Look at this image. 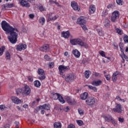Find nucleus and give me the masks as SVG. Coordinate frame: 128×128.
I'll return each instance as SVG.
<instances>
[{
    "label": "nucleus",
    "mask_w": 128,
    "mask_h": 128,
    "mask_svg": "<svg viewBox=\"0 0 128 128\" xmlns=\"http://www.w3.org/2000/svg\"><path fill=\"white\" fill-rule=\"evenodd\" d=\"M1 26L4 32L10 34V36H8L9 42L13 44H16V42H18V28H12L6 20L2 22Z\"/></svg>",
    "instance_id": "f257e3e1"
},
{
    "label": "nucleus",
    "mask_w": 128,
    "mask_h": 128,
    "mask_svg": "<svg viewBox=\"0 0 128 128\" xmlns=\"http://www.w3.org/2000/svg\"><path fill=\"white\" fill-rule=\"evenodd\" d=\"M70 42L72 44V46H76V44H78L80 46H84L86 48H88V45L86 42H84V41L80 38H76L70 40Z\"/></svg>",
    "instance_id": "f03ea898"
},
{
    "label": "nucleus",
    "mask_w": 128,
    "mask_h": 128,
    "mask_svg": "<svg viewBox=\"0 0 128 128\" xmlns=\"http://www.w3.org/2000/svg\"><path fill=\"white\" fill-rule=\"evenodd\" d=\"M52 98L54 100H58L59 102H61V104H64L66 101L64 100V98L62 97V95H60L58 93H52Z\"/></svg>",
    "instance_id": "7ed1b4c3"
},
{
    "label": "nucleus",
    "mask_w": 128,
    "mask_h": 128,
    "mask_svg": "<svg viewBox=\"0 0 128 128\" xmlns=\"http://www.w3.org/2000/svg\"><path fill=\"white\" fill-rule=\"evenodd\" d=\"M40 110H50V104H44L43 105H40L38 106L36 110H34V112H40Z\"/></svg>",
    "instance_id": "20e7f679"
},
{
    "label": "nucleus",
    "mask_w": 128,
    "mask_h": 128,
    "mask_svg": "<svg viewBox=\"0 0 128 128\" xmlns=\"http://www.w3.org/2000/svg\"><path fill=\"white\" fill-rule=\"evenodd\" d=\"M76 80V76L74 74H69L65 77V80L67 82H72Z\"/></svg>",
    "instance_id": "39448f33"
},
{
    "label": "nucleus",
    "mask_w": 128,
    "mask_h": 128,
    "mask_svg": "<svg viewBox=\"0 0 128 128\" xmlns=\"http://www.w3.org/2000/svg\"><path fill=\"white\" fill-rule=\"evenodd\" d=\"M38 73L39 74L38 78L40 80H46V74H44V70L42 68L38 69Z\"/></svg>",
    "instance_id": "423d86ee"
},
{
    "label": "nucleus",
    "mask_w": 128,
    "mask_h": 128,
    "mask_svg": "<svg viewBox=\"0 0 128 128\" xmlns=\"http://www.w3.org/2000/svg\"><path fill=\"white\" fill-rule=\"evenodd\" d=\"M58 69L60 72V74L62 76V78H64V75H63V74L66 70H70V66L60 65L59 66Z\"/></svg>",
    "instance_id": "0eeeda50"
},
{
    "label": "nucleus",
    "mask_w": 128,
    "mask_h": 128,
    "mask_svg": "<svg viewBox=\"0 0 128 128\" xmlns=\"http://www.w3.org/2000/svg\"><path fill=\"white\" fill-rule=\"evenodd\" d=\"M120 18V12L116 10L112 12V16H111V20L113 22H114L118 18Z\"/></svg>",
    "instance_id": "6e6552de"
},
{
    "label": "nucleus",
    "mask_w": 128,
    "mask_h": 128,
    "mask_svg": "<svg viewBox=\"0 0 128 128\" xmlns=\"http://www.w3.org/2000/svg\"><path fill=\"white\" fill-rule=\"evenodd\" d=\"M88 106H94L96 104V100L94 97H89L86 101Z\"/></svg>",
    "instance_id": "1a4fd4ad"
},
{
    "label": "nucleus",
    "mask_w": 128,
    "mask_h": 128,
    "mask_svg": "<svg viewBox=\"0 0 128 128\" xmlns=\"http://www.w3.org/2000/svg\"><path fill=\"white\" fill-rule=\"evenodd\" d=\"M22 89L24 96H28L30 94V88L28 85H26Z\"/></svg>",
    "instance_id": "9d476101"
},
{
    "label": "nucleus",
    "mask_w": 128,
    "mask_h": 128,
    "mask_svg": "<svg viewBox=\"0 0 128 128\" xmlns=\"http://www.w3.org/2000/svg\"><path fill=\"white\" fill-rule=\"evenodd\" d=\"M86 22V18L84 16H80V18H78L77 20L76 23L78 24H80L82 26V24H84Z\"/></svg>",
    "instance_id": "9b49d317"
},
{
    "label": "nucleus",
    "mask_w": 128,
    "mask_h": 128,
    "mask_svg": "<svg viewBox=\"0 0 128 128\" xmlns=\"http://www.w3.org/2000/svg\"><path fill=\"white\" fill-rule=\"evenodd\" d=\"M114 112H118L120 114L122 112V105L120 104H117L116 108H113Z\"/></svg>",
    "instance_id": "f8f14e48"
},
{
    "label": "nucleus",
    "mask_w": 128,
    "mask_h": 128,
    "mask_svg": "<svg viewBox=\"0 0 128 128\" xmlns=\"http://www.w3.org/2000/svg\"><path fill=\"white\" fill-rule=\"evenodd\" d=\"M26 48V44H19L17 46L16 50H24Z\"/></svg>",
    "instance_id": "ddd939ff"
},
{
    "label": "nucleus",
    "mask_w": 128,
    "mask_h": 128,
    "mask_svg": "<svg viewBox=\"0 0 128 128\" xmlns=\"http://www.w3.org/2000/svg\"><path fill=\"white\" fill-rule=\"evenodd\" d=\"M71 6H72L73 10H78L80 12V8H78V3L76 2L73 1L71 2Z\"/></svg>",
    "instance_id": "4468645a"
},
{
    "label": "nucleus",
    "mask_w": 128,
    "mask_h": 128,
    "mask_svg": "<svg viewBox=\"0 0 128 128\" xmlns=\"http://www.w3.org/2000/svg\"><path fill=\"white\" fill-rule=\"evenodd\" d=\"M40 50L44 52H48L50 50V46L48 44H44L42 47L40 48Z\"/></svg>",
    "instance_id": "2eb2a0df"
},
{
    "label": "nucleus",
    "mask_w": 128,
    "mask_h": 128,
    "mask_svg": "<svg viewBox=\"0 0 128 128\" xmlns=\"http://www.w3.org/2000/svg\"><path fill=\"white\" fill-rule=\"evenodd\" d=\"M54 13H50L49 16H48V20H58V16H54Z\"/></svg>",
    "instance_id": "dca6fc26"
},
{
    "label": "nucleus",
    "mask_w": 128,
    "mask_h": 128,
    "mask_svg": "<svg viewBox=\"0 0 128 128\" xmlns=\"http://www.w3.org/2000/svg\"><path fill=\"white\" fill-rule=\"evenodd\" d=\"M72 53L74 54V56L75 58H79L80 56V52H79L78 50L75 49L73 50Z\"/></svg>",
    "instance_id": "f3484780"
},
{
    "label": "nucleus",
    "mask_w": 128,
    "mask_h": 128,
    "mask_svg": "<svg viewBox=\"0 0 128 128\" xmlns=\"http://www.w3.org/2000/svg\"><path fill=\"white\" fill-rule=\"evenodd\" d=\"M62 36L63 38H70V31H66V32H62Z\"/></svg>",
    "instance_id": "a211bd4d"
},
{
    "label": "nucleus",
    "mask_w": 128,
    "mask_h": 128,
    "mask_svg": "<svg viewBox=\"0 0 128 128\" xmlns=\"http://www.w3.org/2000/svg\"><path fill=\"white\" fill-rule=\"evenodd\" d=\"M12 100L14 104H20V100H19L18 98L14 96L12 98Z\"/></svg>",
    "instance_id": "6ab92c4d"
},
{
    "label": "nucleus",
    "mask_w": 128,
    "mask_h": 128,
    "mask_svg": "<svg viewBox=\"0 0 128 128\" xmlns=\"http://www.w3.org/2000/svg\"><path fill=\"white\" fill-rule=\"evenodd\" d=\"M20 4L22 6H25L26 8H30V4H28V2L24 0H22L20 2Z\"/></svg>",
    "instance_id": "aec40b11"
},
{
    "label": "nucleus",
    "mask_w": 128,
    "mask_h": 128,
    "mask_svg": "<svg viewBox=\"0 0 128 128\" xmlns=\"http://www.w3.org/2000/svg\"><path fill=\"white\" fill-rule=\"evenodd\" d=\"M80 98L83 100H86L87 98H88V94L86 92H85L81 94Z\"/></svg>",
    "instance_id": "412c9836"
},
{
    "label": "nucleus",
    "mask_w": 128,
    "mask_h": 128,
    "mask_svg": "<svg viewBox=\"0 0 128 128\" xmlns=\"http://www.w3.org/2000/svg\"><path fill=\"white\" fill-rule=\"evenodd\" d=\"M102 80H98L97 81H94L92 82V86H100V84H102Z\"/></svg>",
    "instance_id": "4be33fe9"
},
{
    "label": "nucleus",
    "mask_w": 128,
    "mask_h": 128,
    "mask_svg": "<svg viewBox=\"0 0 128 128\" xmlns=\"http://www.w3.org/2000/svg\"><path fill=\"white\" fill-rule=\"evenodd\" d=\"M96 12V6L94 5L90 6L89 10L90 14H94Z\"/></svg>",
    "instance_id": "5701e85b"
},
{
    "label": "nucleus",
    "mask_w": 128,
    "mask_h": 128,
    "mask_svg": "<svg viewBox=\"0 0 128 128\" xmlns=\"http://www.w3.org/2000/svg\"><path fill=\"white\" fill-rule=\"evenodd\" d=\"M66 100L67 102L69 104H74V100H72V99H70V97H66Z\"/></svg>",
    "instance_id": "b1692460"
},
{
    "label": "nucleus",
    "mask_w": 128,
    "mask_h": 128,
    "mask_svg": "<svg viewBox=\"0 0 128 128\" xmlns=\"http://www.w3.org/2000/svg\"><path fill=\"white\" fill-rule=\"evenodd\" d=\"M110 21L108 20V19H106L104 22V26L105 28H110Z\"/></svg>",
    "instance_id": "393cba45"
},
{
    "label": "nucleus",
    "mask_w": 128,
    "mask_h": 128,
    "mask_svg": "<svg viewBox=\"0 0 128 128\" xmlns=\"http://www.w3.org/2000/svg\"><path fill=\"white\" fill-rule=\"evenodd\" d=\"M92 74V72L90 70H86L84 72V76L86 78H90V75Z\"/></svg>",
    "instance_id": "a878e982"
},
{
    "label": "nucleus",
    "mask_w": 128,
    "mask_h": 128,
    "mask_svg": "<svg viewBox=\"0 0 128 128\" xmlns=\"http://www.w3.org/2000/svg\"><path fill=\"white\" fill-rule=\"evenodd\" d=\"M62 128V124L60 122H56L54 124V128Z\"/></svg>",
    "instance_id": "bb28decb"
},
{
    "label": "nucleus",
    "mask_w": 128,
    "mask_h": 128,
    "mask_svg": "<svg viewBox=\"0 0 128 128\" xmlns=\"http://www.w3.org/2000/svg\"><path fill=\"white\" fill-rule=\"evenodd\" d=\"M41 84L40 82L38 80L34 82V86L36 88H40V86H41Z\"/></svg>",
    "instance_id": "cd10ccee"
},
{
    "label": "nucleus",
    "mask_w": 128,
    "mask_h": 128,
    "mask_svg": "<svg viewBox=\"0 0 128 128\" xmlns=\"http://www.w3.org/2000/svg\"><path fill=\"white\" fill-rule=\"evenodd\" d=\"M86 86H88L90 90H92L94 92H98V88L96 87H94L92 86L86 85Z\"/></svg>",
    "instance_id": "c85d7f7f"
},
{
    "label": "nucleus",
    "mask_w": 128,
    "mask_h": 128,
    "mask_svg": "<svg viewBox=\"0 0 128 128\" xmlns=\"http://www.w3.org/2000/svg\"><path fill=\"white\" fill-rule=\"evenodd\" d=\"M116 6V2H113L112 4H109L107 6L108 8H114Z\"/></svg>",
    "instance_id": "c756f323"
},
{
    "label": "nucleus",
    "mask_w": 128,
    "mask_h": 128,
    "mask_svg": "<svg viewBox=\"0 0 128 128\" xmlns=\"http://www.w3.org/2000/svg\"><path fill=\"white\" fill-rule=\"evenodd\" d=\"M39 22L42 24V26H44V22H46V19H44V18H41L39 20Z\"/></svg>",
    "instance_id": "7c9ffc66"
},
{
    "label": "nucleus",
    "mask_w": 128,
    "mask_h": 128,
    "mask_svg": "<svg viewBox=\"0 0 128 128\" xmlns=\"http://www.w3.org/2000/svg\"><path fill=\"white\" fill-rule=\"evenodd\" d=\"M5 56H6V60H10V52H6L5 53Z\"/></svg>",
    "instance_id": "2f4dec72"
},
{
    "label": "nucleus",
    "mask_w": 128,
    "mask_h": 128,
    "mask_svg": "<svg viewBox=\"0 0 128 128\" xmlns=\"http://www.w3.org/2000/svg\"><path fill=\"white\" fill-rule=\"evenodd\" d=\"M6 6L8 8H12L14 6V4L13 3L12 4H6Z\"/></svg>",
    "instance_id": "473e14b6"
},
{
    "label": "nucleus",
    "mask_w": 128,
    "mask_h": 128,
    "mask_svg": "<svg viewBox=\"0 0 128 128\" xmlns=\"http://www.w3.org/2000/svg\"><path fill=\"white\" fill-rule=\"evenodd\" d=\"M16 94L18 95L20 94H23V89L22 88H18L16 90Z\"/></svg>",
    "instance_id": "72a5a7b5"
},
{
    "label": "nucleus",
    "mask_w": 128,
    "mask_h": 128,
    "mask_svg": "<svg viewBox=\"0 0 128 128\" xmlns=\"http://www.w3.org/2000/svg\"><path fill=\"white\" fill-rule=\"evenodd\" d=\"M97 32L98 34L100 36H104V32L102 31V28L97 29Z\"/></svg>",
    "instance_id": "f704fd0d"
},
{
    "label": "nucleus",
    "mask_w": 128,
    "mask_h": 128,
    "mask_svg": "<svg viewBox=\"0 0 128 128\" xmlns=\"http://www.w3.org/2000/svg\"><path fill=\"white\" fill-rule=\"evenodd\" d=\"M6 50V47L2 46L0 48V56H2V54L4 52V50Z\"/></svg>",
    "instance_id": "c9c22d12"
},
{
    "label": "nucleus",
    "mask_w": 128,
    "mask_h": 128,
    "mask_svg": "<svg viewBox=\"0 0 128 128\" xmlns=\"http://www.w3.org/2000/svg\"><path fill=\"white\" fill-rule=\"evenodd\" d=\"M116 2L117 4H119V6H122V4H124V2H122V0H116Z\"/></svg>",
    "instance_id": "e433bc0d"
},
{
    "label": "nucleus",
    "mask_w": 128,
    "mask_h": 128,
    "mask_svg": "<svg viewBox=\"0 0 128 128\" xmlns=\"http://www.w3.org/2000/svg\"><path fill=\"white\" fill-rule=\"evenodd\" d=\"M122 58L124 62V60H126V62H128V56L126 55V54H124L122 56Z\"/></svg>",
    "instance_id": "4c0bfd02"
},
{
    "label": "nucleus",
    "mask_w": 128,
    "mask_h": 128,
    "mask_svg": "<svg viewBox=\"0 0 128 128\" xmlns=\"http://www.w3.org/2000/svg\"><path fill=\"white\" fill-rule=\"evenodd\" d=\"M100 54V56H103L104 58H106V53L104 52L102 50L100 51L99 52Z\"/></svg>",
    "instance_id": "58836bf2"
},
{
    "label": "nucleus",
    "mask_w": 128,
    "mask_h": 128,
    "mask_svg": "<svg viewBox=\"0 0 128 128\" xmlns=\"http://www.w3.org/2000/svg\"><path fill=\"white\" fill-rule=\"evenodd\" d=\"M76 122L78 126H82V124H84V122L82 120H77Z\"/></svg>",
    "instance_id": "ea45409f"
},
{
    "label": "nucleus",
    "mask_w": 128,
    "mask_h": 128,
    "mask_svg": "<svg viewBox=\"0 0 128 128\" xmlns=\"http://www.w3.org/2000/svg\"><path fill=\"white\" fill-rule=\"evenodd\" d=\"M2 10H4H4H6V4H2Z\"/></svg>",
    "instance_id": "a19ab883"
},
{
    "label": "nucleus",
    "mask_w": 128,
    "mask_h": 128,
    "mask_svg": "<svg viewBox=\"0 0 128 128\" xmlns=\"http://www.w3.org/2000/svg\"><path fill=\"white\" fill-rule=\"evenodd\" d=\"M78 113L80 114V116L84 115V110H82L80 108H78Z\"/></svg>",
    "instance_id": "79ce46f5"
},
{
    "label": "nucleus",
    "mask_w": 128,
    "mask_h": 128,
    "mask_svg": "<svg viewBox=\"0 0 128 128\" xmlns=\"http://www.w3.org/2000/svg\"><path fill=\"white\" fill-rule=\"evenodd\" d=\"M120 48V50H122V48H124V43L122 42H120V45H119Z\"/></svg>",
    "instance_id": "37998d69"
},
{
    "label": "nucleus",
    "mask_w": 128,
    "mask_h": 128,
    "mask_svg": "<svg viewBox=\"0 0 128 128\" xmlns=\"http://www.w3.org/2000/svg\"><path fill=\"white\" fill-rule=\"evenodd\" d=\"M80 26H81L82 30H88V28H86V25H84V24H83Z\"/></svg>",
    "instance_id": "c03bdc74"
},
{
    "label": "nucleus",
    "mask_w": 128,
    "mask_h": 128,
    "mask_svg": "<svg viewBox=\"0 0 128 128\" xmlns=\"http://www.w3.org/2000/svg\"><path fill=\"white\" fill-rule=\"evenodd\" d=\"M116 32L118 34H122V30H120V29L117 28Z\"/></svg>",
    "instance_id": "a18cd8bd"
},
{
    "label": "nucleus",
    "mask_w": 128,
    "mask_h": 128,
    "mask_svg": "<svg viewBox=\"0 0 128 128\" xmlns=\"http://www.w3.org/2000/svg\"><path fill=\"white\" fill-rule=\"evenodd\" d=\"M124 42H128V36H126L124 38Z\"/></svg>",
    "instance_id": "49530a36"
},
{
    "label": "nucleus",
    "mask_w": 128,
    "mask_h": 128,
    "mask_svg": "<svg viewBox=\"0 0 128 128\" xmlns=\"http://www.w3.org/2000/svg\"><path fill=\"white\" fill-rule=\"evenodd\" d=\"M44 58V60H50V56L48 54L45 55Z\"/></svg>",
    "instance_id": "de8ad7c7"
},
{
    "label": "nucleus",
    "mask_w": 128,
    "mask_h": 128,
    "mask_svg": "<svg viewBox=\"0 0 128 128\" xmlns=\"http://www.w3.org/2000/svg\"><path fill=\"white\" fill-rule=\"evenodd\" d=\"M49 66H50V68H54V63L53 62H50Z\"/></svg>",
    "instance_id": "09e8293b"
},
{
    "label": "nucleus",
    "mask_w": 128,
    "mask_h": 128,
    "mask_svg": "<svg viewBox=\"0 0 128 128\" xmlns=\"http://www.w3.org/2000/svg\"><path fill=\"white\" fill-rule=\"evenodd\" d=\"M14 124H16V128H20V122H14Z\"/></svg>",
    "instance_id": "8fccbe9b"
},
{
    "label": "nucleus",
    "mask_w": 128,
    "mask_h": 128,
    "mask_svg": "<svg viewBox=\"0 0 128 128\" xmlns=\"http://www.w3.org/2000/svg\"><path fill=\"white\" fill-rule=\"evenodd\" d=\"M112 80L114 82H116V76H114V75H112Z\"/></svg>",
    "instance_id": "3c124183"
},
{
    "label": "nucleus",
    "mask_w": 128,
    "mask_h": 128,
    "mask_svg": "<svg viewBox=\"0 0 128 128\" xmlns=\"http://www.w3.org/2000/svg\"><path fill=\"white\" fill-rule=\"evenodd\" d=\"M105 77L106 78V80H110V74L105 75Z\"/></svg>",
    "instance_id": "603ef678"
},
{
    "label": "nucleus",
    "mask_w": 128,
    "mask_h": 128,
    "mask_svg": "<svg viewBox=\"0 0 128 128\" xmlns=\"http://www.w3.org/2000/svg\"><path fill=\"white\" fill-rule=\"evenodd\" d=\"M68 128H76V126L74 124H70L68 126Z\"/></svg>",
    "instance_id": "864d4df0"
},
{
    "label": "nucleus",
    "mask_w": 128,
    "mask_h": 128,
    "mask_svg": "<svg viewBox=\"0 0 128 128\" xmlns=\"http://www.w3.org/2000/svg\"><path fill=\"white\" fill-rule=\"evenodd\" d=\"M113 46H114L116 50H118V45L116 42H114L113 43Z\"/></svg>",
    "instance_id": "5fc2aeb1"
},
{
    "label": "nucleus",
    "mask_w": 128,
    "mask_h": 128,
    "mask_svg": "<svg viewBox=\"0 0 128 128\" xmlns=\"http://www.w3.org/2000/svg\"><path fill=\"white\" fill-rule=\"evenodd\" d=\"M110 118L112 120V122L113 124H116V120H112V117H110Z\"/></svg>",
    "instance_id": "6e6d98bb"
},
{
    "label": "nucleus",
    "mask_w": 128,
    "mask_h": 128,
    "mask_svg": "<svg viewBox=\"0 0 128 128\" xmlns=\"http://www.w3.org/2000/svg\"><path fill=\"white\" fill-rule=\"evenodd\" d=\"M39 10L40 12H44V8L42 6L39 7Z\"/></svg>",
    "instance_id": "4d7b16f0"
},
{
    "label": "nucleus",
    "mask_w": 128,
    "mask_h": 128,
    "mask_svg": "<svg viewBox=\"0 0 128 128\" xmlns=\"http://www.w3.org/2000/svg\"><path fill=\"white\" fill-rule=\"evenodd\" d=\"M118 120L120 122H124V118H119Z\"/></svg>",
    "instance_id": "13d9d810"
},
{
    "label": "nucleus",
    "mask_w": 128,
    "mask_h": 128,
    "mask_svg": "<svg viewBox=\"0 0 128 128\" xmlns=\"http://www.w3.org/2000/svg\"><path fill=\"white\" fill-rule=\"evenodd\" d=\"M6 108V106L4 105H0V110H4Z\"/></svg>",
    "instance_id": "bf43d9fd"
},
{
    "label": "nucleus",
    "mask_w": 128,
    "mask_h": 128,
    "mask_svg": "<svg viewBox=\"0 0 128 128\" xmlns=\"http://www.w3.org/2000/svg\"><path fill=\"white\" fill-rule=\"evenodd\" d=\"M29 18L32 19L34 18V15L33 14H29Z\"/></svg>",
    "instance_id": "052dcab7"
},
{
    "label": "nucleus",
    "mask_w": 128,
    "mask_h": 128,
    "mask_svg": "<svg viewBox=\"0 0 128 128\" xmlns=\"http://www.w3.org/2000/svg\"><path fill=\"white\" fill-rule=\"evenodd\" d=\"M94 75L96 76H98L99 78L100 76V73L96 72H95V73L94 74Z\"/></svg>",
    "instance_id": "680f3d73"
},
{
    "label": "nucleus",
    "mask_w": 128,
    "mask_h": 128,
    "mask_svg": "<svg viewBox=\"0 0 128 128\" xmlns=\"http://www.w3.org/2000/svg\"><path fill=\"white\" fill-rule=\"evenodd\" d=\"M116 100H123V102H124V100L120 99V98L119 96H117L116 97Z\"/></svg>",
    "instance_id": "e2e57ef3"
},
{
    "label": "nucleus",
    "mask_w": 128,
    "mask_h": 128,
    "mask_svg": "<svg viewBox=\"0 0 128 128\" xmlns=\"http://www.w3.org/2000/svg\"><path fill=\"white\" fill-rule=\"evenodd\" d=\"M104 119L105 120H106V122H110V118H108L107 116H104Z\"/></svg>",
    "instance_id": "0e129e2a"
},
{
    "label": "nucleus",
    "mask_w": 128,
    "mask_h": 128,
    "mask_svg": "<svg viewBox=\"0 0 128 128\" xmlns=\"http://www.w3.org/2000/svg\"><path fill=\"white\" fill-rule=\"evenodd\" d=\"M23 32H28V29L26 28H23L22 30Z\"/></svg>",
    "instance_id": "69168bd1"
},
{
    "label": "nucleus",
    "mask_w": 128,
    "mask_h": 128,
    "mask_svg": "<svg viewBox=\"0 0 128 128\" xmlns=\"http://www.w3.org/2000/svg\"><path fill=\"white\" fill-rule=\"evenodd\" d=\"M44 109H41V114H44Z\"/></svg>",
    "instance_id": "338daca9"
},
{
    "label": "nucleus",
    "mask_w": 128,
    "mask_h": 128,
    "mask_svg": "<svg viewBox=\"0 0 128 128\" xmlns=\"http://www.w3.org/2000/svg\"><path fill=\"white\" fill-rule=\"evenodd\" d=\"M118 74V72H115L114 74H113V75L114 76H116Z\"/></svg>",
    "instance_id": "774afa93"
}]
</instances>
